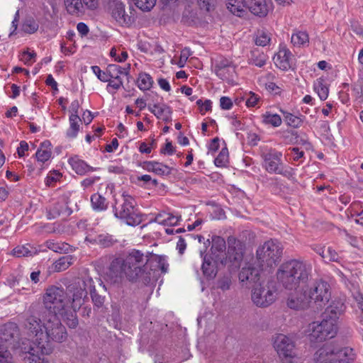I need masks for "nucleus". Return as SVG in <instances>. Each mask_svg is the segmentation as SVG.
Masks as SVG:
<instances>
[{
    "mask_svg": "<svg viewBox=\"0 0 363 363\" xmlns=\"http://www.w3.org/2000/svg\"><path fill=\"white\" fill-rule=\"evenodd\" d=\"M26 315L25 327L36 340L33 342H23L21 352L25 354L23 358L28 363H48L45 357L52 352L48 342L65 341L67 330L61 323L60 316H40L35 307H29Z\"/></svg>",
    "mask_w": 363,
    "mask_h": 363,
    "instance_id": "obj_1",
    "label": "nucleus"
},
{
    "mask_svg": "<svg viewBox=\"0 0 363 363\" xmlns=\"http://www.w3.org/2000/svg\"><path fill=\"white\" fill-rule=\"evenodd\" d=\"M86 297V291L75 283L69 285L67 291L52 285L43 296V306L32 304L30 307H35L40 316H60L69 328H75L79 323L77 311L84 304Z\"/></svg>",
    "mask_w": 363,
    "mask_h": 363,
    "instance_id": "obj_2",
    "label": "nucleus"
},
{
    "mask_svg": "<svg viewBox=\"0 0 363 363\" xmlns=\"http://www.w3.org/2000/svg\"><path fill=\"white\" fill-rule=\"evenodd\" d=\"M148 256L140 250L133 249L125 257L114 259L110 265V273L116 278L125 277L130 281H150V272L147 271Z\"/></svg>",
    "mask_w": 363,
    "mask_h": 363,
    "instance_id": "obj_3",
    "label": "nucleus"
},
{
    "mask_svg": "<svg viewBox=\"0 0 363 363\" xmlns=\"http://www.w3.org/2000/svg\"><path fill=\"white\" fill-rule=\"evenodd\" d=\"M311 269V264L306 261L291 259L281 264L277 277L286 289H303L309 279Z\"/></svg>",
    "mask_w": 363,
    "mask_h": 363,
    "instance_id": "obj_4",
    "label": "nucleus"
},
{
    "mask_svg": "<svg viewBox=\"0 0 363 363\" xmlns=\"http://www.w3.org/2000/svg\"><path fill=\"white\" fill-rule=\"evenodd\" d=\"M356 357L352 348L340 347L333 342L323 345L315 353V361L321 363H353Z\"/></svg>",
    "mask_w": 363,
    "mask_h": 363,
    "instance_id": "obj_5",
    "label": "nucleus"
},
{
    "mask_svg": "<svg viewBox=\"0 0 363 363\" xmlns=\"http://www.w3.org/2000/svg\"><path fill=\"white\" fill-rule=\"evenodd\" d=\"M270 1L267 0H228L227 9L235 16H244L247 9L252 14L264 17L270 9Z\"/></svg>",
    "mask_w": 363,
    "mask_h": 363,
    "instance_id": "obj_6",
    "label": "nucleus"
},
{
    "mask_svg": "<svg viewBox=\"0 0 363 363\" xmlns=\"http://www.w3.org/2000/svg\"><path fill=\"white\" fill-rule=\"evenodd\" d=\"M262 166L269 174H281L288 179L294 175L292 168L286 167L282 162V153L275 149H269L261 155Z\"/></svg>",
    "mask_w": 363,
    "mask_h": 363,
    "instance_id": "obj_7",
    "label": "nucleus"
},
{
    "mask_svg": "<svg viewBox=\"0 0 363 363\" xmlns=\"http://www.w3.org/2000/svg\"><path fill=\"white\" fill-rule=\"evenodd\" d=\"M282 250V246L277 240H270L265 242L257 250V264L262 268L272 267L280 261Z\"/></svg>",
    "mask_w": 363,
    "mask_h": 363,
    "instance_id": "obj_8",
    "label": "nucleus"
},
{
    "mask_svg": "<svg viewBox=\"0 0 363 363\" xmlns=\"http://www.w3.org/2000/svg\"><path fill=\"white\" fill-rule=\"evenodd\" d=\"M116 218L130 226H136L141 223V214L136 207L134 199L128 195L123 196V202L118 207H113Z\"/></svg>",
    "mask_w": 363,
    "mask_h": 363,
    "instance_id": "obj_9",
    "label": "nucleus"
},
{
    "mask_svg": "<svg viewBox=\"0 0 363 363\" xmlns=\"http://www.w3.org/2000/svg\"><path fill=\"white\" fill-rule=\"evenodd\" d=\"M320 322L315 321L308 325V337L312 342H320L333 337L337 331V324L323 316Z\"/></svg>",
    "mask_w": 363,
    "mask_h": 363,
    "instance_id": "obj_10",
    "label": "nucleus"
},
{
    "mask_svg": "<svg viewBox=\"0 0 363 363\" xmlns=\"http://www.w3.org/2000/svg\"><path fill=\"white\" fill-rule=\"evenodd\" d=\"M274 347L282 363H297L295 343L290 337L279 334L274 341Z\"/></svg>",
    "mask_w": 363,
    "mask_h": 363,
    "instance_id": "obj_11",
    "label": "nucleus"
},
{
    "mask_svg": "<svg viewBox=\"0 0 363 363\" xmlns=\"http://www.w3.org/2000/svg\"><path fill=\"white\" fill-rule=\"evenodd\" d=\"M276 299V290L269 283L259 282L252 286V301L258 307H267Z\"/></svg>",
    "mask_w": 363,
    "mask_h": 363,
    "instance_id": "obj_12",
    "label": "nucleus"
},
{
    "mask_svg": "<svg viewBox=\"0 0 363 363\" xmlns=\"http://www.w3.org/2000/svg\"><path fill=\"white\" fill-rule=\"evenodd\" d=\"M18 337V329L13 323H8L0 327V359L9 357V347Z\"/></svg>",
    "mask_w": 363,
    "mask_h": 363,
    "instance_id": "obj_13",
    "label": "nucleus"
},
{
    "mask_svg": "<svg viewBox=\"0 0 363 363\" xmlns=\"http://www.w3.org/2000/svg\"><path fill=\"white\" fill-rule=\"evenodd\" d=\"M311 303L313 302L317 308H322L329 301L331 292L330 284L323 280L315 281L308 292Z\"/></svg>",
    "mask_w": 363,
    "mask_h": 363,
    "instance_id": "obj_14",
    "label": "nucleus"
},
{
    "mask_svg": "<svg viewBox=\"0 0 363 363\" xmlns=\"http://www.w3.org/2000/svg\"><path fill=\"white\" fill-rule=\"evenodd\" d=\"M215 73L220 79L233 84L236 77L235 66L231 60L220 57L216 62Z\"/></svg>",
    "mask_w": 363,
    "mask_h": 363,
    "instance_id": "obj_15",
    "label": "nucleus"
},
{
    "mask_svg": "<svg viewBox=\"0 0 363 363\" xmlns=\"http://www.w3.org/2000/svg\"><path fill=\"white\" fill-rule=\"evenodd\" d=\"M228 256L229 261L235 267H240L243 258L245 244L233 236L228 238Z\"/></svg>",
    "mask_w": 363,
    "mask_h": 363,
    "instance_id": "obj_16",
    "label": "nucleus"
},
{
    "mask_svg": "<svg viewBox=\"0 0 363 363\" xmlns=\"http://www.w3.org/2000/svg\"><path fill=\"white\" fill-rule=\"evenodd\" d=\"M64 4L68 13L79 16L85 12V7L94 10L98 6V0H64Z\"/></svg>",
    "mask_w": 363,
    "mask_h": 363,
    "instance_id": "obj_17",
    "label": "nucleus"
},
{
    "mask_svg": "<svg viewBox=\"0 0 363 363\" xmlns=\"http://www.w3.org/2000/svg\"><path fill=\"white\" fill-rule=\"evenodd\" d=\"M264 268L261 265L255 266V263H247L243 267L239 273V280L242 283L257 284L259 281L260 272Z\"/></svg>",
    "mask_w": 363,
    "mask_h": 363,
    "instance_id": "obj_18",
    "label": "nucleus"
},
{
    "mask_svg": "<svg viewBox=\"0 0 363 363\" xmlns=\"http://www.w3.org/2000/svg\"><path fill=\"white\" fill-rule=\"evenodd\" d=\"M294 60V55L286 46L280 47L279 52L274 57L276 66L283 71L293 69L295 66Z\"/></svg>",
    "mask_w": 363,
    "mask_h": 363,
    "instance_id": "obj_19",
    "label": "nucleus"
},
{
    "mask_svg": "<svg viewBox=\"0 0 363 363\" xmlns=\"http://www.w3.org/2000/svg\"><path fill=\"white\" fill-rule=\"evenodd\" d=\"M75 284L76 285L82 286V288L86 291V295L88 294V291H89L92 301L95 306L100 308L103 306L105 298L96 292L95 286L94 285L93 279L91 277H84ZM86 298L87 296L85 298Z\"/></svg>",
    "mask_w": 363,
    "mask_h": 363,
    "instance_id": "obj_20",
    "label": "nucleus"
},
{
    "mask_svg": "<svg viewBox=\"0 0 363 363\" xmlns=\"http://www.w3.org/2000/svg\"><path fill=\"white\" fill-rule=\"evenodd\" d=\"M72 213V208L68 206L65 199H62L54 203L48 209H47L46 216L48 219L52 220L59 216L68 217Z\"/></svg>",
    "mask_w": 363,
    "mask_h": 363,
    "instance_id": "obj_21",
    "label": "nucleus"
},
{
    "mask_svg": "<svg viewBox=\"0 0 363 363\" xmlns=\"http://www.w3.org/2000/svg\"><path fill=\"white\" fill-rule=\"evenodd\" d=\"M113 0L111 6V16L121 26H129L132 23L131 17L125 13L123 3Z\"/></svg>",
    "mask_w": 363,
    "mask_h": 363,
    "instance_id": "obj_22",
    "label": "nucleus"
},
{
    "mask_svg": "<svg viewBox=\"0 0 363 363\" xmlns=\"http://www.w3.org/2000/svg\"><path fill=\"white\" fill-rule=\"evenodd\" d=\"M345 306L340 301H334L328 306L323 313V316L333 323L337 324L340 315L344 312Z\"/></svg>",
    "mask_w": 363,
    "mask_h": 363,
    "instance_id": "obj_23",
    "label": "nucleus"
},
{
    "mask_svg": "<svg viewBox=\"0 0 363 363\" xmlns=\"http://www.w3.org/2000/svg\"><path fill=\"white\" fill-rule=\"evenodd\" d=\"M311 303L306 291L304 294L291 295L287 300V306L292 309L302 310L306 308Z\"/></svg>",
    "mask_w": 363,
    "mask_h": 363,
    "instance_id": "obj_24",
    "label": "nucleus"
},
{
    "mask_svg": "<svg viewBox=\"0 0 363 363\" xmlns=\"http://www.w3.org/2000/svg\"><path fill=\"white\" fill-rule=\"evenodd\" d=\"M68 163L72 167V169L78 175H85L89 172L96 171L98 168L89 166L85 161L79 158L78 156L75 155L70 157L68 160Z\"/></svg>",
    "mask_w": 363,
    "mask_h": 363,
    "instance_id": "obj_25",
    "label": "nucleus"
},
{
    "mask_svg": "<svg viewBox=\"0 0 363 363\" xmlns=\"http://www.w3.org/2000/svg\"><path fill=\"white\" fill-rule=\"evenodd\" d=\"M51 147L52 145L49 140L43 141L35 153L37 160L43 163L47 162L52 155Z\"/></svg>",
    "mask_w": 363,
    "mask_h": 363,
    "instance_id": "obj_26",
    "label": "nucleus"
},
{
    "mask_svg": "<svg viewBox=\"0 0 363 363\" xmlns=\"http://www.w3.org/2000/svg\"><path fill=\"white\" fill-rule=\"evenodd\" d=\"M69 121V128L67 130L66 136L68 138H75L79 131L82 119L79 115H70Z\"/></svg>",
    "mask_w": 363,
    "mask_h": 363,
    "instance_id": "obj_27",
    "label": "nucleus"
},
{
    "mask_svg": "<svg viewBox=\"0 0 363 363\" xmlns=\"http://www.w3.org/2000/svg\"><path fill=\"white\" fill-rule=\"evenodd\" d=\"M201 258L203 259L201 269L203 275L208 279L214 278L216 274L214 264L209 259H206V255L203 257L202 252H201Z\"/></svg>",
    "mask_w": 363,
    "mask_h": 363,
    "instance_id": "obj_28",
    "label": "nucleus"
},
{
    "mask_svg": "<svg viewBox=\"0 0 363 363\" xmlns=\"http://www.w3.org/2000/svg\"><path fill=\"white\" fill-rule=\"evenodd\" d=\"M73 262L74 257L72 255L62 256L54 262L53 270L55 272L65 271L73 264Z\"/></svg>",
    "mask_w": 363,
    "mask_h": 363,
    "instance_id": "obj_29",
    "label": "nucleus"
},
{
    "mask_svg": "<svg viewBox=\"0 0 363 363\" xmlns=\"http://www.w3.org/2000/svg\"><path fill=\"white\" fill-rule=\"evenodd\" d=\"M35 228L38 233H59L61 231V225L58 223H40L35 225Z\"/></svg>",
    "mask_w": 363,
    "mask_h": 363,
    "instance_id": "obj_30",
    "label": "nucleus"
},
{
    "mask_svg": "<svg viewBox=\"0 0 363 363\" xmlns=\"http://www.w3.org/2000/svg\"><path fill=\"white\" fill-rule=\"evenodd\" d=\"M225 249L226 243L223 238L216 235L212 237V245L211 250L216 257H218L219 253L225 252Z\"/></svg>",
    "mask_w": 363,
    "mask_h": 363,
    "instance_id": "obj_31",
    "label": "nucleus"
},
{
    "mask_svg": "<svg viewBox=\"0 0 363 363\" xmlns=\"http://www.w3.org/2000/svg\"><path fill=\"white\" fill-rule=\"evenodd\" d=\"M118 242L113 235L108 233L100 234L94 239V242L102 246L103 247H109Z\"/></svg>",
    "mask_w": 363,
    "mask_h": 363,
    "instance_id": "obj_32",
    "label": "nucleus"
},
{
    "mask_svg": "<svg viewBox=\"0 0 363 363\" xmlns=\"http://www.w3.org/2000/svg\"><path fill=\"white\" fill-rule=\"evenodd\" d=\"M291 43L294 46L301 47L308 45L309 37L306 31H296L293 33L291 38Z\"/></svg>",
    "mask_w": 363,
    "mask_h": 363,
    "instance_id": "obj_33",
    "label": "nucleus"
},
{
    "mask_svg": "<svg viewBox=\"0 0 363 363\" xmlns=\"http://www.w3.org/2000/svg\"><path fill=\"white\" fill-rule=\"evenodd\" d=\"M91 203L95 211H104L108 207V202L106 198L99 194H94L91 196Z\"/></svg>",
    "mask_w": 363,
    "mask_h": 363,
    "instance_id": "obj_34",
    "label": "nucleus"
},
{
    "mask_svg": "<svg viewBox=\"0 0 363 363\" xmlns=\"http://www.w3.org/2000/svg\"><path fill=\"white\" fill-rule=\"evenodd\" d=\"M138 86L140 90H149L153 84L152 77L145 72H140L138 78Z\"/></svg>",
    "mask_w": 363,
    "mask_h": 363,
    "instance_id": "obj_35",
    "label": "nucleus"
},
{
    "mask_svg": "<svg viewBox=\"0 0 363 363\" xmlns=\"http://www.w3.org/2000/svg\"><path fill=\"white\" fill-rule=\"evenodd\" d=\"M267 57L265 55L259 50H253L249 57V64L262 67L266 64Z\"/></svg>",
    "mask_w": 363,
    "mask_h": 363,
    "instance_id": "obj_36",
    "label": "nucleus"
},
{
    "mask_svg": "<svg viewBox=\"0 0 363 363\" xmlns=\"http://www.w3.org/2000/svg\"><path fill=\"white\" fill-rule=\"evenodd\" d=\"M46 246L50 250L58 253H68L70 245L65 242H58L55 240H48Z\"/></svg>",
    "mask_w": 363,
    "mask_h": 363,
    "instance_id": "obj_37",
    "label": "nucleus"
},
{
    "mask_svg": "<svg viewBox=\"0 0 363 363\" xmlns=\"http://www.w3.org/2000/svg\"><path fill=\"white\" fill-rule=\"evenodd\" d=\"M149 111L153 113L157 118H160L162 116L165 114H169L170 113L171 108L167 104H155L152 107L148 106Z\"/></svg>",
    "mask_w": 363,
    "mask_h": 363,
    "instance_id": "obj_38",
    "label": "nucleus"
},
{
    "mask_svg": "<svg viewBox=\"0 0 363 363\" xmlns=\"http://www.w3.org/2000/svg\"><path fill=\"white\" fill-rule=\"evenodd\" d=\"M262 121L267 125H271L273 127H279L281 124V118L279 115L277 113H270L267 112L262 115Z\"/></svg>",
    "mask_w": 363,
    "mask_h": 363,
    "instance_id": "obj_39",
    "label": "nucleus"
},
{
    "mask_svg": "<svg viewBox=\"0 0 363 363\" xmlns=\"http://www.w3.org/2000/svg\"><path fill=\"white\" fill-rule=\"evenodd\" d=\"M284 115V119L286 124L293 128H298L301 125L303 120L296 116L287 111H281Z\"/></svg>",
    "mask_w": 363,
    "mask_h": 363,
    "instance_id": "obj_40",
    "label": "nucleus"
},
{
    "mask_svg": "<svg viewBox=\"0 0 363 363\" xmlns=\"http://www.w3.org/2000/svg\"><path fill=\"white\" fill-rule=\"evenodd\" d=\"M38 23L31 17L26 18L22 25V30L26 33H34L38 29Z\"/></svg>",
    "mask_w": 363,
    "mask_h": 363,
    "instance_id": "obj_41",
    "label": "nucleus"
},
{
    "mask_svg": "<svg viewBox=\"0 0 363 363\" xmlns=\"http://www.w3.org/2000/svg\"><path fill=\"white\" fill-rule=\"evenodd\" d=\"M322 257L328 262H339L340 257L337 252L330 247H328L325 250H321Z\"/></svg>",
    "mask_w": 363,
    "mask_h": 363,
    "instance_id": "obj_42",
    "label": "nucleus"
},
{
    "mask_svg": "<svg viewBox=\"0 0 363 363\" xmlns=\"http://www.w3.org/2000/svg\"><path fill=\"white\" fill-rule=\"evenodd\" d=\"M228 151L226 147L223 148L219 155L215 158L214 163L217 167H224L228 162Z\"/></svg>",
    "mask_w": 363,
    "mask_h": 363,
    "instance_id": "obj_43",
    "label": "nucleus"
},
{
    "mask_svg": "<svg viewBox=\"0 0 363 363\" xmlns=\"http://www.w3.org/2000/svg\"><path fill=\"white\" fill-rule=\"evenodd\" d=\"M157 0H135V6L143 11H150L155 5Z\"/></svg>",
    "mask_w": 363,
    "mask_h": 363,
    "instance_id": "obj_44",
    "label": "nucleus"
},
{
    "mask_svg": "<svg viewBox=\"0 0 363 363\" xmlns=\"http://www.w3.org/2000/svg\"><path fill=\"white\" fill-rule=\"evenodd\" d=\"M153 172L159 176H167L171 174L172 168L166 164L157 162V165L155 167Z\"/></svg>",
    "mask_w": 363,
    "mask_h": 363,
    "instance_id": "obj_45",
    "label": "nucleus"
},
{
    "mask_svg": "<svg viewBox=\"0 0 363 363\" xmlns=\"http://www.w3.org/2000/svg\"><path fill=\"white\" fill-rule=\"evenodd\" d=\"M12 254L13 256L17 257H28L32 255L31 251L24 245H18L13 250Z\"/></svg>",
    "mask_w": 363,
    "mask_h": 363,
    "instance_id": "obj_46",
    "label": "nucleus"
},
{
    "mask_svg": "<svg viewBox=\"0 0 363 363\" xmlns=\"http://www.w3.org/2000/svg\"><path fill=\"white\" fill-rule=\"evenodd\" d=\"M231 285V278L230 276H223L218 279L217 281V287L223 291L228 290Z\"/></svg>",
    "mask_w": 363,
    "mask_h": 363,
    "instance_id": "obj_47",
    "label": "nucleus"
},
{
    "mask_svg": "<svg viewBox=\"0 0 363 363\" xmlns=\"http://www.w3.org/2000/svg\"><path fill=\"white\" fill-rule=\"evenodd\" d=\"M191 55V52L189 48H184L182 49L180 53L179 62H177V65L179 67H184Z\"/></svg>",
    "mask_w": 363,
    "mask_h": 363,
    "instance_id": "obj_48",
    "label": "nucleus"
},
{
    "mask_svg": "<svg viewBox=\"0 0 363 363\" xmlns=\"http://www.w3.org/2000/svg\"><path fill=\"white\" fill-rule=\"evenodd\" d=\"M318 96L320 100L324 101L328 98V88L322 83H319L315 86Z\"/></svg>",
    "mask_w": 363,
    "mask_h": 363,
    "instance_id": "obj_49",
    "label": "nucleus"
},
{
    "mask_svg": "<svg viewBox=\"0 0 363 363\" xmlns=\"http://www.w3.org/2000/svg\"><path fill=\"white\" fill-rule=\"evenodd\" d=\"M182 217L180 215H173L172 213H167L166 217L165 225L174 226L179 224Z\"/></svg>",
    "mask_w": 363,
    "mask_h": 363,
    "instance_id": "obj_50",
    "label": "nucleus"
},
{
    "mask_svg": "<svg viewBox=\"0 0 363 363\" xmlns=\"http://www.w3.org/2000/svg\"><path fill=\"white\" fill-rule=\"evenodd\" d=\"M155 261L157 263V268L162 273H166L168 269L169 264L164 257L162 256L155 255Z\"/></svg>",
    "mask_w": 363,
    "mask_h": 363,
    "instance_id": "obj_51",
    "label": "nucleus"
},
{
    "mask_svg": "<svg viewBox=\"0 0 363 363\" xmlns=\"http://www.w3.org/2000/svg\"><path fill=\"white\" fill-rule=\"evenodd\" d=\"M91 69L93 70L94 73L96 75L97 78L101 82H106L109 81L107 72H105L102 71L99 66H92Z\"/></svg>",
    "mask_w": 363,
    "mask_h": 363,
    "instance_id": "obj_52",
    "label": "nucleus"
},
{
    "mask_svg": "<svg viewBox=\"0 0 363 363\" xmlns=\"http://www.w3.org/2000/svg\"><path fill=\"white\" fill-rule=\"evenodd\" d=\"M36 53L34 51H24L22 54L21 60L24 61L25 64H31L35 61Z\"/></svg>",
    "mask_w": 363,
    "mask_h": 363,
    "instance_id": "obj_53",
    "label": "nucleus"
},
{
    "mask_svg": "<svg viewBox=\"0 0 363 363\" xmlns=\"http://www.w3.org/2000/svg\"><path fill=\"white\" fill-rule=\"evenodd\" d=\"M108 84L107 86V89H108V87H111L115 90H118L123 85L121 77L109 78V81H108Z\"/></svg>",
    "mask_w": 363,
    "mask_h": 363,
    "instance_id": "obj_54",
    "label": "nucleus"
},
{
    "mask_svg": "<svg viewBox=\"0 0 363 363\" xmlns=\"http://www.w3.org/2000/svg\"><path fill=\"white\" fill-rule=\"evenodd\" d=\"M119 65H109L107 67V74L108 78H117L121 77L118 75Z\"/></svg>",
    "mask_w": 363,
    "mask_h": 363,
    "instance_id": "obj_55",
    "label": "nucleus"
},
{
    "mask_svg": "<svg viewBox=\"0 0 363 363\" xmlns=\"http://www.w3.org/2000/svg\"><path fill=\"white\" fill-rule=\"evenodd\" d=\"M220 106L223 110H230L233 106L232 100L227 96H222L220 99Z\"/></svg>",
    "mask_w": 363,
    "mask_h": 363,
    "instance_id": "obj_56",
    "label": "nucleus"
},
{
    "mask_svg": "<svg viewBox=\"0 0 363 363\" xmlns=\"http://www.w3.org/2000/svg\"><path fill=\"white\" fill-rule=\"evenodd\" d=\"M270 41L269 37L266 33H262L256 38V44L259 46H266Z\"/></svg>",
    "mask_w": 363,
    "mask_h": 363,
    "instance_id": "obj_57",
    "label": "nucleus"
},
{
    "mask_svg": "<svg viewBox=\"0 0 363 363\" xmlns=\"http://www.w3.org/2000/svg\"><path fill=\"white\" fill-rule=\"evenodd\" d=\"M196 104L200 107V111L202 114H204L205 113H203V111H208L211 109V101L210 100H206L203 103L201 101V99L198 100L196 101Z\"/></svg>",
    "mask_w": 363,
    "mask_h": 363,
    "instance_id": "obj_58",
    "label": "nucleus"
},
{
    "mask_svg": "<svg viewBox=\"0 0 363 363\" xmlns=\"http://www.w3.org/2000/svg\"><path fill=\"white\" fill-rule=\"evenodd\" d=\"M175 152L172 142H167L165 146L160 150V153L164 155H172Z\"/></svg>",
    "mask_w": 363,
    "mask_h": 363,
    "instance_id": "obj_59",
    "label": "nucleus"
},
{
    "mask_svg": "<svg viewBox=\"0 0 363 363\" xmlns=\"http://www.w3.org/2000/svg\"><path fill=\"white\" fill-rule=\"evenodd\" d=\"M100 179L99 177H89L84 179L81 182V185L84 188H88L91 186H92L96 182L99 181Z\"/></svg>",
    "mask_w": 363,
    "mask_h": 363,
    "instance_id": "obj_60",
    "label": "nucleus"
},
{
    "mask_svg": "<svg viewBox=\"0 0 363 363\" xmlns=\"http://www.w3.org/2000/svg\"><path fill=\"white\" fill-rule=\"evenodd\" d=\"M266 89L272 93H274V94H280L281 92V89L279 86H278L274 82H268L266 84Z\"/></svg>",
    "mask_w": 363,
    "mask_h": 363,
    "instance_id": "obj_61",
    "label": "nucleus"
},
{
    "mask_svg": "<svg viewBox=\"0 0 363 363\" xmlns=\"http://www.w3.org/2000/svg\"><path fill=\"white\" fill-rule=\"evenodd\" d=\"M186 248V243L184 238L179 236V240L177 243V249L180 255H183Z\"/></svg>",
    "mask_w": 363,
    "mask_h": 363,
    "instance_id": "obj_62",
    "label": "nucleus"
},
{
    "mask_svg": "<svg viewBox=\"0 0 363 363\" xmlns=\"http://www.w3.org/2000/svg\"><path fill=\"white\" fill-rule=\"evenodd\" d=\"M355 299L357 302L358 307L361 310V314L359 315V321L363 325V296L361 294H358L355 296Z\"/></svg>",
    "mask_w": 363,
    "mask_h": 363,
    "instance_id": "obj_63",
    "label": "nucleus"
},
{
    "mask_svg": "<svg viewBox=\"0 0 363 363\" xmlns=\"http://www.w3.org/2000/svg\"><path fill=\"white\" fill-rule=\"evenodd\" d=\"M259 97L254 93L250 92V96L246 100V105L248 107H254L257 105Z\"/></svg>",
    "mask_w": 363,
    "mask_h": 363,
    "instance_id": "obj_64",
    "label": "nucleus"
}]
</instances>
